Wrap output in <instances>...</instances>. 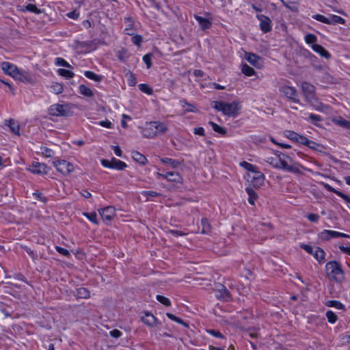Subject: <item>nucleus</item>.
<instances>
[{
  "mask_svg": "<svg viewBox=\"0 0 350 350\" xmlns=\"http://www.w3.org/2000/svg\"><path fill=\"white\" fill-rule=\"evenodd\" d=\"M276 157H267L265 160L271 166L278 169H282L289 172L294 174H300L299 169L293 165H288L286 159H289V157L284 153L277 151Z\"/></svg>",
  "mask_w": 350,
  "mask_h": 350,
  "instance_id": "1",
  "label": "nucleus"
},
{
  "mask_svg": "<svg viewBox=\"0 0 350 350\" xmlns=\"http://www.w3.org/2000/svg\"><path fill=\"white\" fill-rule=\"evenodd\" d=\"M211 107L217 111H221L225 116L235 118L237 117L241 109L240 102L232 101L230 103H225L224 101H212Z\"/></svg>",
  "mask_w": 350,
  "mask_h": 350,
  "instance_id": "2",
  "label": "nucleus"
},
{
  "mask_svg": "<svg viewBox=\"0 0 350 350\" xmlns=\"http://www.w3.org/2000/svg\"><path fill=\"white\" fill-rule=\"evenodd\" d=\"M326 276L329 280L341 284L345 280V273L340 263L336 260L329 261L325 265Z\"/></svg>",
  "mask_w": 350,
  "mask_h": 350,
  "instance_id": "3",
  "label": "nucleus"
},
{
  "mask_svg": "<svg viewBox=\"0 0 350 350\" xmlns=\"http://www.w3.org/2000/svg\"><path fill=\"white\" fill-rule=\"evenodd\" d=\"M301 90L306 100L317 110H321L323 104L318 101L315 95V87L307 81L301 83Z\"/></svg>",
  "mask_w": 350,
  "mask_h": 350,
  "instance_id": "4",
  "label": "nucleus"
},
{
  "mask_svg": "<svg viewBox=\"0 0 350 350\" xmlns=\"http://www.w3.org/2000/svg\"><path fill=\"white\" fill-rule=\"evenodd\" d=\"M319 239H320L323 241H329L332 239L339 238V237H345V238H350L349 234L339 232L334 230H324L318 234Z\"/></svg>",
  "mask_w": 350,
  "mask_h": 350,
  "instance_id": "5",
  "label": "nucleus"
},
{
  "mask_svg": "<svg viewBox=\"0 0 350 350\" xmlns=\"http://www.w3.org/2000/svg\"><path fill=\"white\" fill-rule=\"evenodd\" d=\"M101 164L105 167L116 169L118 170H123L127 167L126 163L116 159L114 157H113L111 160L105 159H102Z\"/></svg>",
  "mask_w": 350,
  "mask_h": 350,
  "instance_id": "6",
  "label": "nucleus"
},
{
  "mask_svg": "<svg viewBox=\"0 0 350 350\" xmlns=\"http://www.w3.org/2000/svg\"><path fill=\"white\" fill-rule=\"evenodd\" d=\"M57 170L63 174H69L74 171V166L66 160H58L53 162Z\"/></svg>",
  "mask_w": 350,
  "mask_h": 350,
  "instance_id": "7",
  "label": "nucleus"
},
{
  "mask_svg": "<svg viewBox=\"0 0 350 350\" xmlns=\"http://www.w3.org/2000/svg\"><path fill=\"white\" fill-rule=\"evenodd\" d=\"M215 297L220 300L224 301H229L232 299L230 291L226 287L221 284H217L215 288Z\"/></svg>",
  "mask_w": 350,
  "mask_h": 350,
  "instance_id": "8",
  "label": "nucleus"
},
{
  "mask_svg": "<svg viewBox=\"0 0 350 350\" xmlns=\"http://www.w3.org/2000/svg\"><path fill=\"white\" fill-rule=\"evenodd\" d=\"M49 113L53 116H67L68 115V106L61 104H55L50 107Z\"/></svg>",
  "mask_w": 350,
  "mask_h": 350,
  "instance_id": "9",
  "label": "nucleus"
},
{
  "mask_svg": "<svg viewBox=\"0 0 350 350\" xmlns=\"http://www.w3.org/2000/svg\"><path fill=\"white\" fill-rule=\"evenodd\" d=\"M280 90L289 100H291L295 103H299V100L297 98V91L295 88L285 85L282 87Z\"/></svg>",
  "mask_w": 350,
  "mask_h": 350,
  "instance_id": "10",
  "label": "nucleus"
},
{
  "mask_svg": "<svg viewBox=\"0 0 350 350\" xmlns=\"http://www.w3.org/2000/svg\"><path fill=\"white\" fill-rule=\"evenodd\" d=\"M77 46L78 48L81 49V50L85 53H89L96 49V40H90V41H75Z\"/></svg>",
  "mask_w": 350,
  "mask_h": 350,
  "instance_id": "11",
  "label": "nucleus"
},
{
  "mask_svg": "<svg viewBox=\"0 0 350 350\" xmlns=\"http://www.w3.org/2000/svg\"><path fill=\"white\" fill-rule=\"evenodd\" d=\"M257 18L260 21V28L262 32L267 33L271 30V21L268 16L259 14L257 15Z\"/></svg>",
  "mask_w": 350,
  "mask_h": 350,
  "instance_id": "12",
  "label": "nucleus"
},
{
  "mask_svg": "<svg viewBox=\"0 0 350 350\" xmlns=\"http://www.w3.org/2000/svg\"><path fill=\"white\" fill-rule=\"evenodd\" d=\"M156 121L147 122L145 127L142 130V135L146 138H152L157 135L155 130Z\"/></svg>",
  "mask_w": 350,
  "mask_h": 350,
  "instance_id": "13",
  "label": "nucleus"
},
{
  "mask_svg": "<svg viewBox=\"0 0 350 350\" xmlns=\"http://www.w3.org/2000/svg\"><path fill=\"white\" fill-rule=\"evenodd\" d=\"M49 167L46 165L42 163H33L29 167V170L33 173L37 174H46L48 173Z\"/></svg>",
  "mask_w": 350,
  "mask_h": 350,
  "instance_id": "14",
  "label": "nucleus"
},
{
  "mask_svg": "<svg viewBox=\"0 0 350 350\" xmlns=\"http://www.w3.org/2000/svg\"><path fill=\"white\" fill-rule=\"evenodd\" d=\"M103 220L111 221L116 215V210L113 206H107L102 208L100 211Z\"/></svg>",
  "mask_w": 350,
  "mask_h": 350,
  "instance_id": "15",
  "label": "nucleus"
},
{
  "mask_svg": "<svg viewBox=\"0 0 350 350\" xmlns=\"http://www.w3.org/2000/svg\"><path fill=\"white\" fill-rule=\"evenodd\" d=\"M142 321L149 327H155L159 324L157 318L149 312L144 313V316L142 317Z\"/></svg>",
  "mask_w": 350,
  "mask_h": 350,
  "instance_id": "16",
  "label": "nucleus"
},
{
  "mask_svg": "<svg viewBox=\"0 0 350 350\" xmlns=\"http://www.w3.org/2000/svg\"><path fill=\"white\" fill-rule=\"evenodd\" d=\"M1 67L5 73L12 77L14 76L16 72H18V69L15 65L8 62H2L1 64Z\"/></svg>",
  "mask_w": 350,
  "mask_h": 350,
  "instance_id": "17",
  "label": "nucleus"
},
{
  "mask_svg": "<svg viewBox=\"0 0 350 350\" xmlns=\"http://www.w3.org/2000/svg\"><path fill=\"white\" fill-rule=\"evenodd\" d=\"M245 59L255 67L260 68L261 65V58L252 53H246Z\"/></svg>",
  "mask_w": 350,
  "mask_h": 350,
  "instance_id": "18",
  "label": "nucleus"
},
{
  "mask_svg": "<svg viewBox=\"0 0 350 350\" xmlns=\"http://www.w3.org/2000/svg\"><path fill=\"white\" fill-rule=\"evenodd\" d=\"M16 79L24 82V83H32L33 79L31 76L26 72L21 71L18 69V72H16V74L13 77Z\"/></svg>",
  "mask_w": 350,
  "mask_h": 350,
  "instance_id": "19",
  "label": "nucleus"
},
{
  "mask_svg": "<svg viewBox=\"0 0 350 350\" xmlns=\"http://www.w3.org/2000/svg\"><path fill=\"white\" fill-rule=\"evenodd\" d=\"M254 175L252 178V183H253L254 187H260L264 183L265 176L264 174L256 170V172H254Z\"/></svg>",
  "mask_w": 350,
  "mask_h": 350,
  "instance_id": "20",
  "label": "nucleus"
},
{
  "mask_svg": "<svg viewBox=\"0 0 350 350\" xmlns=\"http://www.w3.org/2000/svg\"><path fill=\"white\" fill-rule=\"evenodd\" d=\"M158 176L166 178L171 182L178 183L180 180L181 177L178 173L174 172H168L165 174L158 173Z\"/></svg>",
  "mask_w": 350,
  "mask_h": 350,
  "instance_id": "21",
  "label": "nucleus"
},
{
  "mask_svg": "<svg viewBox=\"0 0 350 350\" xmlns=\"http://www.w3.org/2000/svg\"><path fill=\"white\" fill-rule=\"evenodd\" d=\"M314 51L319 53L321 57L329 59L331 57L330 53L321 45L314 44L312 45Z\"/></svg>",
  "mask_w": 350,
  "mask_h": 350,
  "instance_id": "22",
  "label": "nucleus"
},
{
  "mask_svg": "<svg viewBox=\"0 0 350 350\" xmlns=\"http://www.w3.org/2000/svg\"><path fill=\"white\" fill-rule=\"evenodd\" d=\"M312 256L320 264L323 263L325 261V252L319 247H316Z\"/></svg>",
  "mask_w": 350,
  "mask_h": 350,
  "instance_id": "23",
  "label": "nucleus"
},
{
  "mask_svg": "<svg viewBox=\"0 0 350 350\" xmlns=\"http://www.w3.org/2000/svg\"><path fill=\"white\" fill-rule=\"evenodd\" d=\"M212 18H203L198 16V24L202 30L209 29L212 25Z\"/></svg>",
  "mask_w": 350,
  "mask_h": 350,
  "instance_id": "24",
  "label": "nucleus"
},
{
  "mask_svg": "<svg viewBox=\"0 0 350 350\" xmlns=\"http://www.w3.org/2000/svg\"><path fill=\"white\" fill-rule=\"evenodd\" d=\"M202 230L201 234H210L211 232V225L206 218H202L201 220Z\"/></svg>",
  "mask_w": 350,
  "mask_h": 350,
  "instance_id": "25",
  "label": "nucleus"
},
{
  "mask_svg": "<svg viewBox=\"0 0 350 350\" xmlns=\"http://www.w3.org/2000/svg\"><path fill=\"white\" fill-rule=\"evenodd\" d=\"M245 191L247 193L249 198H248V202L254 205L255 200L258 198V195L256 193V191L251 187H247L245 189Z\"/></svg>",
  "mask_w": 350,
  "mask_h": 350,
  "instance_id": "26",
  "label": "nucleus"
},
{
  "mask_svg": "<svg viewBox=\"0 0 350 350\" xmlns=\"http://www.w3.org/2000/svg\"><path fill=\"white\" fill-rule=\"evenodd\" d=\"M132 158L141 165H145L148 161L146 157L137 151L132 152Z\"/></svg>",
  "mask_w": 350,
  "mask_h": 350,
  "instance_id": "27",
  "label": "nucleus"
},
{
  "mask_svg": "<svg viewBox=\"0 0 350 350\" xmlns=\"http://www.w3.org/2000/svg\"><path fill=\"white\" fill-rule=\"evenodd\" d=\"M7 122H8V124H6V125H8L10 127L12 132L16 135H20L19 124L17 122H16L13 119H10Z\"/></svg>",
  "mask_w": 350,
  "mask_h": 350,
  "instance_id": "28",
  "label": "nucleus"
},
{
  "mask_svg": "<svg viewBox=\"0 0 350 350\" xmlns=\"http://www.w3.org/2000/svg\"><path fill=\"white\" fill-rule=\"evenodd\" d=\"M84 75L87 78L96 82H99L103 79V77L101 75H96L94 72L90 70L85 71Z\"/></svg>",
  "mask_w": 350,
  "mask_h": 350,
  "instance_id": "29",
  "label": "nucleus"
},
{
  "mask_svg": "<svg viewBox=\"0 0 350 350\" xmlns=\"http://www.w3.org/2000/svg\"><path fill=\"white\" fill-rule=\"evenodd\" d=\"M21 10H22L23 12L28 11L35 14H40L41 12L40 10L38 9L36 5L32 3H29L25 6H23Z\"/></svg>",
  "mask_w": 350,
  "mask_h": 350,
  "instance_id": "30",
  "label": "nucleus"
},
{
  "mask_svg": "<svg viewBox=\"0 0 350 350\" xmlns=\"http://www.w3.org/2000/svg\"><path fill=\"white\" fill-rule=\"evenodd\" d=\"M79 92L82 95L87 97H92L94 95L92 90L85 85H79Z\"/></svg>",
  "mask_w": 350,
  "mask_h": 350,
  "instance_id": "31",
  "label": "nucleus"
},
{
  "mask_svg": "<svg viewBox=\"0 0 350 350\" xmlns=\"http://www.w3.org/2000/svg\"><path fill=\"white\" fill-rule=\"evenodd\" d=\"M326 306L328 307H334L340 310H345V306L337 300H329L326 303Z\"/></svg>",
  "mask_w": 350,
  "mask_h": 350,
  "instance_id": "32",
  "label": "nucleus"
},
{
  "mask_svg": "<svg viewBox=\"0 0 350 350\" xmlns=\"http://www.w3.org/2000/svg\"><path fill=\"white\" fill-rule=\"evenodd\" d=\"M209 124L212 126L213 130L222 135H225L227 133V131L224 127L220 126L213 122H209Z\"/></svg>",
  "mask_w": 350,
  "mask_h": 350,
  "instance_id": "33",
  "label": "nucleus"
},
{
  "mask_svg": "<svg viewBox=\"0 0 350 350\" xmlns=\"http://www.w3.org/2000/svg\"><path fill=\"white\" fill-rule=\"evenodd\" d=\"M57 73L59 75L62 76L66 79H71L75 76V74L73 72L66 70L64 68H59L57 70Z\"/></svg>",
  "mask_w": 350,
  "mask_h": 350,
  "instance_id": "34",
  "label": "nucleus"
},
{
  "mask_svg": "<svg viewBox=\"0 0 350 350\" xmlns=\"http://www.w3.org/2000/svg\"><path fill=\"white\" fill-rule=\"evenodd\" d=\"M241 71L245 75L248 77L252 76L255 73L254 68L246 64H243Z\"/></svg>",
  "mask_w": 350,
  "mask_h": 350,
  "instance_id": "35",
  "label": "nucleus"
},
{
  "mask_svg": "<svg viewBox=\"0 0 350 350\" xmlns=\"http://www.w3.org/2000/svg\"><path fill=\"white\" fill-rule=\"evenodd\" d=\"M155 126H156L155 130L157 131V135L163 134L167 131V126H165V124H163L162 122L156 121Z\"/></svg>",
  "mask_w": 350,
  "mask_h": 350,
  "instance_id": "36",
  "label": "nucleus"
},
{
  "mask_svg": "<svg viewBox=\"0 0 350 350\" xmlns=\"http://www.w3.org/2000/svg\"><path fill=\"white\" fill-rule=\"evenodd\" d=\"M329 25L333 24H344L345 21L342 17L337 15H332L331 18H329Z\"/></svg>",
  "mask_w": 350,
  "mask_h": 350,
  "instance_id": "37",
  "label": "nucleus"
},
{
  "mask_svg": "<svg viewBox=\"0 0 350 350\" xmlns=\"http://www.w3.org/2000/svg\"><path fill=\"white\" fill-rule=\"evenodd\" d=\"M161 161L163 163L172 165L173 167H176L180 164L179 161L171 158H162Z\"/></svg>",
  "mask_w": 350,
  "mask_h": 350,
  "instance_id": "38",
  "label": "nucleus"
},
{
  "mask_svg": "<svg viewBox=\"0 0 350 350\" xmlns=\"http://www.w3.org/2000/svg\"><path fill=\"white\" fill-rule=\"evenodd\" d=\"M126 77L127 79L128 84L130 86L135 85V84L137 83V79L133 73H132L131 71H129L126 73Z\"/></svg>",
  "mask_w": 350,
  "mask_h": 350,
  "instance_id": "39",
  "label": "nucleus"
},
{
  "mask_svg": "<svg viewBox=\"0 0 350 350\" xmlns=\"http://www.w3.org/2000/svg\"><path fill=\"white\" fill-rule=\"evenodd\" d=\"M326 317L327 319L328 322L331 323H336V321L338 319L337 315L332 310H328L326 312Z\"/></svg>",
  "mask_w": 350,
  "mask_h": 350,
  "instance_id": "40",
  "label": "nucleus"
},
{
  "mask_svg": "<svg viewBox=\"0 0 350 350\" xmlns=\"http://www.w3.org/2000/svg\"><path fill=\"white\" fill-rule=\"evenodd\" d=\"M305 41L307 44H316L317 42V37L312 33H308L305 36Z\"/></svg>",
  "mask_w": 350,
  "mask_h": 350,
  "instance_id": "41",
  "label": "nucleus"
},
{
  "mask_svg": "<svg viewBox=\"0 0 350 350\" xmlns=\"http://www.w3.org/2000/svg\"><path fill=\"white\" fill-rule=\"evenodd\" d=\"M51 88L53 93L56 94H61L63 92V85L58 83H54L51 85Z\"/></svg>",
  "mask_w": 350,
  "mask_h": 350,
  "instance_id": "42",
  "label": "nucleus"
},
{
  "mask_svg": "<svg viewBox=\"0 0 350 350\" xmlns=\"http://www.w3.org/2000/svg\"><path fill=\"white\" fill-rule=\"evenodd\" d=\"M241 165L247 171L251 172L252 173L256 172V170H257V167L255 165L246 161H243L242 163H241Z\"/></svg>",
  "mask_w": 350,
  "mask_h": 350,
  "instance_id": "43",
  "label": "nucleus"
},
{
  "mask_svg": "<svg viewBox=\"0 0 350 350\" xmlns=\"http://www.w3.org/2000/svg\"><path fill=\"white\" fill-rule=\"evenodd\" d=\"M312 18L319 21V22H321L323 23H325V24L329 23V18H327L325 16L319 14L313 15L312 16Z\"/></svg>",
  "mask_w": 350,
  "mask_h": 350,
  "instance_id": "44",
  "label": "nucleus"
},
{
  "mask_svg": "<svg viewBox=\"0 0 350 350\" xmlns=\"http://www.w3.org/2000/svg\"><path fill=\"white\" fill-rule=\"evenodd\" d=\"M166 315H167V317L170 319H171V320H172V321H176V322H177L178 323L183 324V325H184L185 327H188L187 323H185V322H184L181 319H180V318H178V317H176V316H175V315H174L173 314L167 312V313H166Z\"/></svg>",
  "mask_w": 350,
  "mask_h": 350,
  "instance_id": "45",
  "label": "nucleus"
},
{
  "mask_svg": "<svg viewBox=\"0 0 350 350\" xmlns=\"http://www.w3.org/2000/svg\"><path fill=\"white\" fill-rule=\"evenodd\" d=\"M157 300L166 306H171L170 300L167 297H165L163 295H157Z\"/></svg>",
  "mask_w": 350,
  "mask_h": 350,
  "instance_id": "46",
  "label": "nucleus"
},
{
  "mask_svg": "<svg viewBox=\"0 0 350 350\" xmlns=\"http://www.w3.org/2000/svg\"><path fill=\"white\" fill-rule=\"evenodd\" d=\"M142 195L148 200L151 198L160 196L161 194L154 191H144L142 192Z\"/></svg>",
  "mask_w": 350,
  "mask_h": 350,
  "instance_id": "47",
  "label": "nucleus"
},
{
  "mask_svg": "<svg viewBox=\"0 0 350 350\" xmlns=\"http://www.w3.org/2000/svg\"><path fill=\"white\" fill-rule=\"evenodd\" d=\"M84 215L92 223L98 224L97 215L95 212L92 213H84Z\"/></svg>",
  "mask_w": 350,
  "mask_h": 350,
  "instance_id": "48",
  "label": "nucleus"
},
{
  "mask_svg": "<svg viewBox=\"0 0 350 350\" xmlns=\"http://www.w3.org/2000/svg\"><path fill=\"white\" fill-rule=\"evenodd\" d=\"M55 64L66 68H72L70 64H68L65 59L61 57H57L55 59Z\"/></svg>",
  "mask_w": 350,
  "mask_h": 350,
  "instance_id": "49",
  "label": "nucleus"
},
{
  "mask_svg": "<svg viewBox=\"0 0 350 350\" xmlns=\"http://www.w3.org/2000/svg\"><path fill=\"white\" fill-rule=\"evenodd\" d=\"M125 20L129 21L130 23L129 24V27L126 28L124 29V32L127 35H129V36H132L134 34V29H133V20L131 18H125Z\"/></svg>",
  "mask_w": 350,
  "mask_h": 350,
  "instance_id": "50",
  "label": "nucleus"
},
{
  "mask_svg": "<svg viewBox=\"0 0 350 350\" xmlns=\"http://www.w3.org/2000/svg\"><path fill=\"white\" fill-rule=\"evenodd\" d=\"M139 89L147 94H152V89L150 88L147 84L142 83L139 85Z\"/></svg>",
  "mask_w": 350,
  "mask_h": 350,
  "instance_id": "51",
  "label": "nucleus"
},
{
  "mask_svg": "<svg viewBox=\"0 0 350 350\" xmlns=\"http://www.w3.org/2000/svg\"><path fill=\"white\" fill-rule=\"evenodd\" d=\"M78 295L80 297L88 298L90 297V292L85 288L78 289Z\"/></svg>",
  "mask_w": 350,
  "mask_h": 350,
  "instance_id": "52",
  "label": "nucleus"
},
{
  "mask_svg": "<svg viewBox=\"0 0 350 350\" xmlns=\"http://www.w3.org/2000/svg\"><path fill=\"white\" fill-rule=\"evenodd\" d=\"M152 56V55L151 53H148V54H146L143 57V60H144V63L146 64V66L148 68H150L152 66V62H151Z\"/></svg>",
  "mask_w": 350,
  "mask_h": 350,
  "instance_id": "53",
  "label": "nucleus"
},
{
  "mask_svg": "<svg viewBox=\"0 0 350 350\" xmlns=\"http://www.w3.org/2000/svg\"><path fill=\"white\" fill-rule=\"evenodd\" d=\"M33 195L35 196V198L44 202V203H46L47 202V198L44 197L42 196V194L39 191H36Z\"/></svg>",
  "mask_w": 350,
  "mask_h": 350,
  "instance_id": "54",
  "label": "nucleus"
},
{
  "mask_svg": "<svg viewBox=\"0 0 350 350\" xmlns=\"http://www.w3.org/2000/svg\"><path fill=\"white\" fill-rule=\"evenodd\" d=\"M131 40L134 44L139 46L143 40V38L140 35H135L132 37Z\"/></svg>",
  "mask_w": 350,
  "mask_h": 350,
  "instance_id": "55",
  "label": "nucleus"
},
{
  "mask_svg": "<svg viewBox=\"0 0 350 350\" xmlns=\"http://www.w3.org/2000/svg\"><path fill=\"white\" fill-rule=\"evenodd\" d=\"M55 250L57 252L64 255V256L69 257L70 256L69 251L65 248L61 247L59 246H55Z\"/></svg>",
  "mask_w": 350,
  "mask_h": 350,
  "instance_id": "56",
  "label": "nucleus"
},
{
  "mask_svg": "<svg viewBox=\"0 0 350 350\" xmlns=\"http://www.w3.org/2000/svg\"><path fill=\"white\" fill-rule=\"evenodd\" d=\"M42 153L46 157H52L53 156V151L46 147L41 148Z\"/></svg>",
  "mask_w": 350,
  "mask_h": 350,
  "instance_id": "57",
  "label": "nucleus"
},
{
  "mask_svg": "<svg viewBox=\"0 0 350 350\" xmlns=\"http://www.w3.org/2000/svg\"><path fill=\"white\" fill-rule=\"evenodd\" d=\"M309 119L313 124H315L316 122H321L323 120V118L319 115H316L313 113H310L309 115Z\"/></svg>",
  "mask_w": 350,
  "mask_h": 350,
  "instance_id": "58",
  "label": "nucleus"
},
{
  "mask_svg": "<svg viewBox=\"0 0 350 350\" xmlns=\"http://www.w3.org/2000/svg\"><path fill=\"white\" fill-rule=\"evenodd\" d=\"M338 124L350 130V121L346 120L345 119H340L338 121Z\"/></svg>",
  "mask_w": 350,
  "mask_h": 350,
  "instance_id": "59",
  "label": "nucleus"
},
{
  "mask_svg": "<svg viewBox=\"0 0 350 350\" xmlns=\"http://www.w3.org/2000/svg\"><path fill=\"white\" fill-rule=\"evenodd\" d=\"M287 132V135H286V137L293 140V141H295L296 142V140L297 139V136H298V133L294 132V131H286Z\"/></svg>",
  "mask_w": 350,
  "mask_h": 350,
  "instance_id": "60",
  "label": "nucleus"
},
{
  "mask_svg": "<svg viewBox=\"0 0 350 350\" xmlns=\"http://www.w3.org/2000/svg\"><path fill=\"white\" fill-rule=\"evenodd\" d=\"M306 146H307L308 148H310L312 150H317V147L321 146V144L316 143L315 142L311 141L310 139L308 140V142Z\"/></svg>",
  "mask_w": 350,
  "mask_h": 350,
  "instance_id": "61",
  "label": "nucleus"
},
{
  "mask_svg": "<svg viewBox=\"0 0 350 350\" xmlns=\"http://www.w3.org/2000/svg\"><path fill=\"white\" fill-rule=\"evenodd\" d=\"M207 332L210 333L211 334H212L213 336L217 337V338H224V336L223 334L218 330H215V329H209V330H206Z\"/></svg>",
  "mask_w": 350,
  "mask_h": 350,
  "instance_id": "62",
  "label": "nucleus"
},
{
  "mask_svg": "<svg viewBox=\"0 0 350 350\" xmlns=\"http://www.w3.org/2000/svg\"><path fill=\"white\" fill-rule=\"evenodd\" d=\"M301 248L304 249L306 252L311 255H313L314 252L313 247L309 245L303 244L301 245Z\"/></svg>",
  "mask_w": 350,
  "mask_h": 350,
  "instance_id": "63",
  "label": "nucleus"
},
{
  "mask_svg": "<svg viewBox=\"0 0 350 350\" xmlns=\"http://www.w3.org/2000/svg\"><path fill=\"white\" fill-rule=\"evenodd\" d=\"M307 218L308 219L309 221L312 222H317L319 219V216L317 214L310 213L307 216Z\"/></svg>",
  "mask_w": 350,
  "mask_h": 350,
  "instance_id": "64",
  "label": "nucleus"
}]
</instances>
